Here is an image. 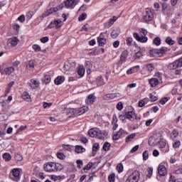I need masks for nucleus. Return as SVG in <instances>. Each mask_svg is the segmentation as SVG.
Segmentation results:
<instances>
[{"label":"nucleus","instance_id":"obj_1","mask_svg":"<svg viewBox=\"0 0 182 182\" xmlns=\"http://www.w3.org/2000/svg\"><path fill=\"white\" fill-rule=\"evenodd\" d=\"M45 171L48 173H52L55 171H60L62 169V165L60 164H56L55 162H48L43 166Z\"/></svg>","mask_w":182,"mask_h":182},{"label":"nucleus","instance_id":"obj_2","mask_svg":"<svg viewBox=\"0 0 182 182\" xmlns=\"http://www.w3.org/2000/svg\"><path fill=\"white\" fill-rule=\"evenodd\" d=\"M88 134L90 137H97L100 140H103V139H105V134H103L102 130L98 128L90 129L88 131Z\"/></svg>","mask_w":182,"mask_h":182},{"label":"nucleus","instance_id":"obj_3","mask_svg":"<svg viewBox=\"0 0 182 182\" xmlns=\"http://www.w3.org/2000/svg\"><path fill=\"white\" fill-rule=\"evenodd\" d=\"M89 110V107L84 106L78 109H71V112L73 113V116L76 117V116H82L84 113H86Z\"/></svg>","mask_w":182,"mask_h":182},{"label":"nucleus","instance_id":"obj_4","mask_svg":"<svg viewBox=\"0 0 182 182\" xmlns=\"http://www.w3.org/2000/svg\"><path fill=\"white\" fill-rule=\"evenodd\" d=\"M139 180L140 172L139 171H134L131 175L129 176L125 182H139Z\"/></svg>","mask_w":182,"mask_h":182},{"label":"nucleus","instance_id":"obj_5","mask_svg":"<svg viewBox=\"0 0 182 182\" xmlns=\"http://www.w3.org/2000/svg\"><path fill=\"white\" fill-rule=\"evenodd\" d=\"M79 2L80 0H65L64 5L67 9H73Z\"/></svg>","mask_w":182,"mask_h":182},{"label":"nucleus","instance_id":"obj_6","mask_svg":"<svg viewBox=\"0 0 182 182\" xmlns=\"http://www.w3.org/2000/svg\"><path fill=\"white\" fill-rule=\"evenodd\" d=\"M122 97V94L121 93H110V94H107L103 96L104 100H112L113 99H115V100H117Z\"/></svg>","mask_w":182,"mask_h":182},{"label":"nucleus","instance_id":"obj_7","mask_svg":"<svg viewBox=\"0 0 182 182\" xmlns=\"http://www.w3.org/2000/svg\"><path fill=\"white\" fill-rule=\"evenodd\" d=\"M12 179L14 181L18 182L21 180V169L14 168L11 171Z\"/></svg>","mask_w":182,"mask_h":182},{"label":"nucleus","instance_id":"obj_8","mask_svg":"<svg viewBox=\"0 0 182 182\" xmlns=\"http://www.w3.org/2000/svg\"><path fill=\"white\" fill-rule=\"evenodd\" d=\"M127 132L122 128H120L119 130L114 134L112 139L113 140H119V139H121V137H124V136H127Z\"/></svg>","mask_w":182,"mask_h":182},{"label":"nucleus","instance_id":"obj_9","mask_svg":"<svg viewBox=\"0 0 182 182\" xmlns=\"http://www.w3.org/2000/svg\"><path fill=\"white\" fill-rule=\"evenodd\" d=\"M144 22H150L153 21V11L151 10H146L145 14L143 16Z\"/></svg>","mask_w":182,"mask_h":182},{"label":"nucleus","instance_id":"obj_10","mask_svg":"<svg viewBox=\"0 0 182 182\" xmlns=\"http://www.w3.org/2000/svg\"><path fill=\"white\" fill-rule=\"evenodd\" d=\"M41 85V82L38 80L31 79L29 82H28V85L31 87V89H38Z\"/></svg>","mask_w":182,"mask_h":182},{"label":"nucleus","instance_id":"obj_11","mask_svg":"<svg viewBox=\"0 0 182 182\" xmlns=\"http://www.w3.org/2000/svg\"><path fill=\"white\" fill-rule=\"evenodd\" d=\"M158 173L161 177H164L167 176V168L164 165L160 164L158 167Z\"/></svg>","mask_w":182,"mask_h":182},{"label":"nucleus","instance_id":"obj_12","mask_svg":"<svg viewBox=\"0 0 182 182\" xmlns=\"http://www.w3.org/2000/svg\"><path fill=\"white\" fill-rule=\"evenodd\" d=\"M62 26V21L60 20H55L54 21H52L49 25L48 28L50 29H52V28H56V29H59Z\"/></svg>","mask_w":182,"mask_h":182},{"label":"nucleus","instance_id":"obj_13","mask_svg":"<svg viewBox=\"0 0 182 182\" xmlns=\"http://www.w3.org/2000/svg\"><path fill=\"white\" fill-rule=\"evenodd\" d=\"M134 38H136V41H137L138 42H141V43H146V42H147V41L149 40L146 36L141 37L137 33H134Z\"/></svg>","mask_w":182,"mask_h":182},{"label":"nucleus","instance_id":"obj_14","mask_svg":"<svg viewBox=\"0 0 182 182\" xmlns=\"http://www.w3.org/2000/svg\"><path fill=\"white\" fill-rule=\"evenodd\" d=\"M117 122H119V119H117V115H116V114H114L112 116V120L111 122L112 130H117V127H119V124L117 123Z\"/></svg>","mask_w":182,"mask_h":182},{"label":"nucleus","instance_id":"obj_15","mask_svg":"<svg viewBox=\"0 0 182 182\" xmlns=\"http://www.w3.org/2000/svg\"><path fill=\"white\" fill-rule=\"evenodd\" d=\"M96 102V96H95V94H90L87 96V99L85 100V103L87 105H93Z\"/></svg>","mask_w":182,"mask_h":182},{"label":"nucleus","instance_id":"obj_16","mask_svg":"<svg viewBox=\"0 0 182 182\" xmlns=\"http://www.w3.org/2000/svg\"><path fill=\"white\" fill-rule=\"evenodd\" d=\"M58 11H59V8L58 7L51 8L43 14L42 18H46V16H49L50 14H54V12H58Z\"/></svg>","mask_w":182,"mask_h":182},{"label":"nucleus","instance_id":"obj_17","mask_svg":"<svg viewBox=\"0 0 182 182\" xmlns=\"http://www.w3.org/2000/svg\"><path fill=\"white\" fill-rule=\"evenodd\" d=\"M15 72V68L11 66V67H7L4 68V72L1 73V75H7L8 76H10V75H12Z\"/></svg>","mask_w":182,"mask_h":182},{"label":"nucleus","instance_id":"obj_18","mask_svg":"<svg viewBox=\"0 0 182 182\" xmlns=\"http://www.w3.org/2000/svg\"><path fill=\"white\" fill-rule=\"evenodd\" d=\"M97 43L99 46H105L107 43L106 38L103 37V33H101L100 36L97 38Z\"/></svg>","mask_w":182,"mask_h":182},{"label":"nucleus","instance_id":"obj_19","mask_svg":"<svg viewBox=\"0 0 182 182\" xmlns=\"http://www.w3.org/2000/svg\"><path fill=\"white\" fill-rule=\"evenodd\" d=\"M149 83L151 87H156V86H158V85H159L160 81L158 78H151L149 80Z\"/></svg>","mask_w":182,"mask_h":182},{"label":"nucleus","instance_id":"obj_20","mask_svg":"<svg viewBox=\"0 0 182 182\" xmlns=\"http://www.w3.org/2000/svg\"><path fill=\"white\" fill-rule=\"evenodd\" d=\"M177 68H180V63H178V60H176L168 65V69H170L171 70H174V69H177Z\"/></svg>","mask_w":182,"mask_h":182},{"label":"nucleus","instance_id":"obj_21","mask_svg":"<svg viewBox=\"0 0 182 182\" xmlns=\"http://www.w3.org/2000/svg\"><path fill=\"white\" fill-rule=\"evenodd\" d=\"M9 42L13 47H14L19 43V38H18V37H13L9 40Z\"/></svg>","mask_w":182,"mask_h":182},{"label":"nucleus","instance_id":"obj_22","mask_svg":"<svg viewBox=\"0 0 182 182\" xmlns=\"http://www.w3.org/2000/svg\"><path fill=\"white\" fill-rule=\"evenodd\" d=\"M63 82H65V77L63 76H58L54 80L55 85H62Z\"/></svg>","mask_w":182,"mask_h":182},{"label":"nucleus","instance_id":"obj_23","mask_svg":"<svg viewBox=\"0 0 182 182\" xmlns=\"http://www.w3.org/2000/svg\"><path fill=\"white\" fill-rule=\"evenodd\" d=\"M167 53V47H161L158 49V56H163V55H166Z\"/></svg>","mask_w":182,"mask_h":182},{"label":"nucleus","instance_id":"obj_24","mask_svg":"<svg viewBox=\"0 0 182 182\" xmlns=\"http://www.w3.org/2000/svg\"><path fill=\"white\" fill-rule=\"evenodd\" d=\"M75 151L77 153V154H79L80 153H85V151H86V149L80 145H77L75 146Z\"/></svg>","mask_w":182,"mask_h":182},{"label":"nucleus","instance_id":"obj_25","mask_svg":"<svg viewBox=\"0 0 182 182\" xmlns=\"http://www.w3.org/2000/svg\"><path fill=\"white\" fill-rule=\"evenodd\" d=\"M139 69H140L139 65H136L135 67H133L132 68H131V69H129L127 71V75H132V73H134V72H137L139 70Z\"/></svg>","mask_w":182,"mask_h":182},{"label":"nucleus","instance_id":"obj_26","mask_svg":"<svg viewBox=\"0 0 182 182\" xmlns=\"http://www.w3.org/2000/svg\"><path fill=\"white\" fill-rule=\"evenodd\" d=\"M51 80H52V78L49 75H44L43 78V83H45V85H49V82H51Z\"/></svg>","mask_w":182,"mask_h":182},{"label":"nucleus","instance_id":"obj_27","mask_svg":"<svg viewBox=\"0 0 182 182\" xmlns=\"http://www.w3.org/2000/svg\"><path fill=\"white\" fill-rule=\"evenodd\" d=\"M157 143H159L157 141V139H156L155 137H150L149 139V146H156V144H157Z\"/></svg>","mask_w":182,"mask_h":182},{"label":"nucleus","instance_id":"obj_28","mask_svg":"<svg viewBox=\"0 0 182 182\" xmlns=\"http://www.w3.org/2000/svg\"><path fill=\"white\" fill-rule=\"evenodd\" d=\"M157 143H159L157 141V139H156L155 137H150L149 139V146H156V144H157Z\"/></svg>","mask_w":182,"mask_h":182},{"label":"nucleus","instance_id":"obj_29","mask_svg":"<svg viewBox=\"0 0 182 182\" xmlns=\"http://www.w3.org/2000/svg\"><path fill=\"white\" fill-rule=\"evenodd\" d=\"M154 69H156V66H154V64L149 63V64L146 65V70H147V72H149V73H151V72H153V70H154Z\"/></svg>","mask_w":182,"mask_h":182},{"label":"nucleus","instance_id":"obj_30","mask_svg":"<svg viewBox=\"0 0 182 182\" xmlns=\"http://www.w3.org/2000/svg\"><path fill=\"white\" fill-rule=\"evenodd\" d=\"M85 67L83 65H80L78 70H77V74L79 75V76H84L85 75Z\"/></svg>","mask_w":182,"mask_h":182},{"label":"nucleus","instance_id":"obj_31","mask_svg":"<svg viewBox=\"0 0 182 182\" xmlns=\"http://www.w3.org/2000/svg\"><path fill=\"white\" fill-rule=\"evenodd\" d=\"M26 68L30 69V70H33V69H35V62L33 60H30L26 65Z\"/></svg>","mask_w":182,"mask_h":182},{"label":"nucleus","instance_id":"obj_32","mask_svg":"<svg viewBox=\"0 0 182 182\" xmlns=\"http://www.w3.org/2000/svg\"><path fill=\"white\" fill-rule=\"evenodd\" d=\"M126 117L129 120L133 121L134 120V113L133 112H128L126 113Z\"/></svg>","mask_w":182,"mask_h":182},{"label":"nucleus","instance_id":"obj_33","mask_svg":"<svg viewBox=\"0 0 182 182\" xmlns=\"http://www.w3.org/2000/svg\"><path fill=\"white\" fill-rule=\"evenodd\" d=\"M127 51H124L122 54H121V62L122 63H124L126 62V60L127 59Z\"/></svg>","mask_w":182,"mask_h":182},{"label":"nucleus","instance_id":"obj_34","mask_svg":"<svg viewBox=\"0 0 182 182\" xmlns=\"http://www.w3.org/2000/svg\"><path fill=\"white\" fill-rule=\"evenodd\" d=\"M150 56L154 58L159 56V50L158 49L150 50L149 51Z\"/></svg>","mask_w":182,"mask_h":182},{"label":"nucleus","instance_id":"obj_35","mask_svg":"<svg viewBox=\"0 0 182 182\" xmlns=\"http://www.w3.org/2000/svg\"><path fill=\"white\" fill-rule=\"evenodd\" d=\"M166 43H167V45H169L170 46L174 45V43H176V41H174V40L171 39V37H167L166 38L165 41Z\"/></svg>","mask_w":182,"mask_h":182},{"label":"nucleus","instance_id":"obj_36","mask_svg":"<svg viewBox=\"0 0 182 182\" xmlns=\"http://www.w3.org/2000/svg\"><path fill=\"white\" fill-rule=\"evenodd\" d=\"M153 43L156 46H160V45H161V39L160 37H156L153 41Z\"/></svg>","mask_w":182,"mask_h":182},{"label":"nucleus","instance_id":"obj_37","mask_svg":"<svg viewBox=\"0 0 182 182\" xmlns=\"http://www.w3.org/2000/svg\"><path fill=\"white\" fill-rule=\"evenodd\" d=\"M134 137H136V133H132V134L128 135L126 138V142L129 143V141H132V140H133V139H134Z\"/></svg>","mask_w":182,"mask_h":182},{"label":"nucleus","instance_id":"obj_38","mask_svg":"<svg viewBox=\"0 0 182 182\" xmlns=\"http://www.w3.org/2000/svg\"><path fill=\"white\" fill-rule=\"evenodd\" d=\"M3 159H5L6 161H10L11 160L12 156L9 153H5L3 154Z\"/></svg>","mask_w":182,"mask_h":182},{"label":"nucleus","instance_id":"obj_39","mask_svg":"<svg viewBox=\"0 0 182 182\" xmlns=\"http://www.w3.org/2000/svg\"><path fill=\"white\" fill-rule=\"evenodd\" d=\"M158 143H159V149H163L168 145L167 143H166V141L164 140H161L158 141Z\"/></svg>","mask_w":182,"mask_h":182},{"label":"nucleus","instance_id":"obj_40","mask_svg":"<svg viewBox=\"0 0 182 182\" xmlns=\"http://www.w3.org/2000/svg\"><path fill=\"white\" fill-rule=\"evenodd\" d=\"M22 99L26 100V102H31V96L28 95V93H23L22 95Z\"/></svg>","mask_w":182,"mask_h":182},{"label":"nucleus","instance_id":"obj_41","mask_svg":"<svg viewBox=\"0 0 182 182\" xmlns=\"http://www.w3.org/2000/svg\"><path fill=\"white\" fill-rule=\"evenodd\" d=\"M102 149L103 150H105V151H109V150L110 149V143L105 142L103 144Z\"/></svg>","mask_w":182,"mask_h":182},{"label":"nucleus","instance_id":"obj_42","mask_svg":"<svg viewBox=\"0 0 182 182\" xmlns=\"http://www.w3.org/2000/svg\"><path fill=\"white\" fill-rule=\"evenodd\" d=\"M32 48L33 49L34 52H41V46L38 44H33L32 46Z\"/></svg>","mask_w":182,"mask_h":182},{"label":"nucleus","instance_id":"obj_43","mask_svg":"<svg viewBox=\"0 0 182 182\" xmlns=\"http://www.w3.org/2000/svg\"><path fill=\"white\" fill-rule=\"evenodd\" d=\"M118 36H119V31H117V30L112 31V32L111 33V37L113 39H116V38H117Z\"/></svg>","mask_w":182,"mask_h":182},{"label":"nucleus","instance_id":"obj_44","mask_svg":"<svg viewBox=\"0 0 182 182\" xmlns=\"http://www.w3.org/2000/svg\"><path fill=\"white\" fill-rule=\"evenodd\" d=\"M15 160L16 161H22V160H23V156L20 154H16L15 156Z\"/></svg>","mask_w":182,"mask_h":182},{"label":"nucleus","instance_id":"obj_45","mask_svg":"<svg viewBox=\"0 0 182 182\" xmlns=\"http://www.w3.org/2000/svg\"><path fill=\"white\" fill-rule=\"evenodd\" d=\"M87 18V14L86 13H82L80 16L78 17V21H85Z\"/></svg>","mask_w":182,"mask_h":182},{"label":"nucleus","instance_id":"obj_46","mask_svg":"<svg viewBox=\"0 0 182 182\" xmlns=\"http://www.w3.org/2000/svg\"><path fill=\"white\" fill-rule=\"evenodd\" d=\"M143 160H144V161H146V160L149 159V151H145L143 152Z\"/></svg>","mask_w":182,"mask_h":182},{"label":"nucleus","instance_id":"obj_47","mask_svg":"<svg viewBox=\"0 0 182 182\" xmlns=\"http://www.w3.org/2000/svg\"><path fill=\"white\" fill-rule=\"evenodd\" d=\"M149 98L151 102H156L159 100V97H157L155 95H153V94H149Z\"/></svg>","mask_w":182,"mask_h":182},{"label":"nucleus","instance_id":"obj_48","mask_svg":"<svg viewBox=\"0 0 182 182\" xmlns=\"http://www.w3.org/2000/svg\"><path fill=\"white\" fill-rule=\"evenodd\" d=\"M161 151L162 153H168V151H170V146L168 145H166L165 147L161 149Z\"/></svg>","mask_w":182,"mask_h":182},{"label":"nucleus","instance_id":"obj_49","mask_svg":"<svg viewBox=\"0 0 182 182\" xmlns=\"http://www.w3.org/2000/svg\"><path fill=\"white\" fill-rule=\"evenodd\" d=\"M92 167H93V163L90 162L88 163L85 167H84V170H90V168H92Z\"/></svg>","mask_w":182,"mask_h":182},{"label":"nucleus","instance_id":"obj_50","mask_svg":"<svg viewBox=\"0 0 182 182\" xmlns=\"http://www.w3.org/2000/svg\"><path fill=\"white\" fill-rule=\"evenodd\" d=\"M117 170L118 172L122 173L123 171V164H119L117 166Z\"/></svg>","mask_w":182,"mask_h":182},{"label":"nucleus","instance_id":"obj_51","mask_svg":"<svg viewBox=\"0 0 182 182\" xmlns=\"http://www.w3.org/2000/svg\"><path fill=\"white\" fill-rule=\"evenodd\" d=\"M168 101V99L167 97H164L160 100L159 103H161V105H166V103H167Z\"/></svg>","mask_w":182,"mask_h":182},{"label":"nucleus","instance_id":"obj_52","mask_svg":"<svg viewBox=\"0 0 182 182\" xmlns=\"http://www.w3.org/2000/svg\"><path fill=\"white\" fill-rule=\"evenodd\" d=\"M133 42V38L132 37H128L127 38V46H132V43Z\"/></svg>","mask_w":182,"mask_h":182},{"label":"nucleus","instance_id":"obj_53","mask_svg":"<svg viewBox=\"0 0 182 182\" xmlns=\"http://www.w3.org/2000/svg\"><path fill=\"white\" fill-rule=\"evenodd\" d=\"M143 56V53L141 51H138L135 54V59H140Z\"/></svg>","mask_w":182,"mask_h":182},{"label":"nucleus","instance_id":"obj_54","mask_svg":"<svg viewBox=\"0 0 182 182\" xmlns=\"http://www.w3.org/2000/svg\"><path fill=\"white\" fill-rule=\"evenodd\" d=\"M57 157L58 159H60V160H65V156L62 153H57Z\"/></svg>","mask_w":182,"mask_h":182},{"label":"nucleus","instance_id":"obj_55","mask_svg":"<svg viewBox=\"0 0 182 182\" xmlns=\"http://www.w3.org/2000/svg\"><path fill=\"white\" fill-rule=\"evenodd\" d=\"M41 43H46V42H48L49 41V37L46 36V37H43L41 38Z\"/></svg>","mask_w":182,"mask_h":182},{"label":"nucleus","instance_id":"obj_56","mask_svg":"<svg viewBox=\"0 0 182 182\" xmlns=\"http://www.w3.org/2000/svg\"><path fill=\"white\" fill-rule=\"evenodd\" d=\"M173 149H178L180 147V141H176L173 144Z\"/></svg>","mask_w":182,"mask_h":182},{"label":"nucleus","instance_id":"obj_57","mask_svg":"<svg viewBox=\"0 0 182 182\" xmlns=\"http://www.w3.org/2000/svg\"><path fill=\"white\" fill-rule=\"evenodd\" d=\"M177 136H178V131L174 129L173 132H172V134H171V137H177Z\"/></svg>","mask_w":182,"mask_h":182},{"label":"nucleus","instance_id":"obj_58","mask_svg":"<svg viewBox=\"0 0 182 182\" xmlns=\"http://www.w3.org/2000/svg\"><path fill=\"white\" fill-rule=\"evenodd\" d=\"M148 174H147V177H149L150 178V177H151V176H153V168H149L148 169Z\"/></svg>","mask_w":182,"mask_h":182},{"label":"nucleus","instance_id":"obj_59","mask_svg":"<svg viewBox=\"0 0 182 182\" xmlns=\"http://www.w3.org/2000/svg\"><path fill=\"white\" fill-rule=\"evenodd\" d=\"M77 164L78 168H82V166H83V161L77 160Z\"/></svg>","mask_w":182,"mask_h":182},{"label":"nucleus","instance_id":"obj_60","mask_svg":"<svg viewBox=\"0 0 182 182\" xmlns=\"http://www.w3.org/2000/svg\"><path fill=\"white\" fill-rule=\"evenodd\" d=\"M117 110H123V103L122 102H119L117 105Z\"/></svg>","mask_w":182,"mask_h":182},{"label":"nucleus","instance_id":"obj_61","mask_svg":"<svg viewBox=\"0 0 182 182\" xmlns=\"http://www.w3.org/2000/svg\"><path fill=\"white\" fill-rule=\"evenodd\" d=\"M108 180L109 182H114V174H110L108 176Z\"/></svg>","mask_w":182,"mask_h":182},{"label":"nucleus","instance_id":"obj_62","mask_svg":"<svg viewBox=\"0 0 182 182\" xmlns=\"http://www.w3.org/2000/svg\"><path fill=\"white\" fill-rule=\"evenodd\" d=\"M138 150H139V145H136L131 149L130 153H136V151Z\"/></svg>","mask_w":182,"mask_h":182},{"label":"nucleus","instance_id":"obj_63","mask_svg":"<svg viewBox=\"0 0 182 182\" xmlns=\"http://www.w3.org/2000/svg\"><path fill=\"white\" fill-rule=\"evenodd\" d=\"M99 150V144H95L92 146V151H97Z\"/></svg>","mask_w":182,"mask_h":182},{"label":"nucleus","instance_id":"obj_64","mask_svg":"<svg viewBox=\"0 0 182 182\" xmlns=\"http://www.w3.org/2000/svg\"><path fill=\"white\" fill-rule=\"evenodd\" d=\"M18 21H19V22L23 23L25 22V16L24 15H21L18 18Z\"/></svg>","mask_w":182,"mask_h":182}]
</instances>
